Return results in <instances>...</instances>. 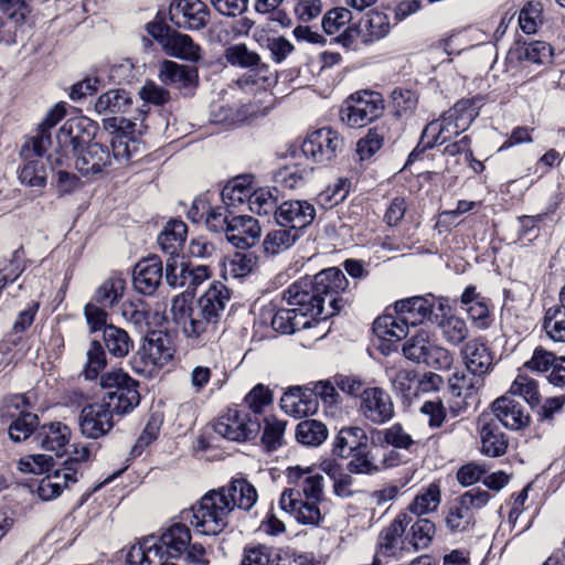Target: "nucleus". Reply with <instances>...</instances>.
<instances>
[{
  "mask_svg": "<svg viewBox=\"0 0 565 565\" xmlns=\"http://www.w3.org/2000/svg\"><path fill=\"white\" fill-rule=\"evenodd\" d=\"M347 286L348 280L344 274L331 267L313 277L295 281L284 291L282 299L310 322L327 320L342 309L344 300L339 295L347 289Z\"/></svg>",
  "mask_w": 565,
  "mask_h": 565,
  "instance_id": "obj_1",
  "label": "nucleus"
},
{
  "mask_svg": "<svg viewBox=\"0 0 565 565\" xmlns=\"http://www.w3.org/2000/svg\"><path fill=\"white\" fill-rule=\"evenodd\" d=\"M85 120L70 119L56 134V148L49 157L53 170L68 167L74 160L75 169L83 175H97L111 164L107 146L92 141L93 134L85 129Z\"/></svg>",
  "mask_w": 565,
  "mask_h": 565,
  "instance_id": "obj_2",
  "label": "nucleus"
},
{
  "mask_svg": "<svg viewBox=\"0 0 565 565\" xmlns=\"http://www.w3.org/2000/svg\"><path fill=\"white\" fill-rule=\"evenodd\" d=\"M246 488L244 477L234 478L228 488L206 492L189 511L182 512V519L199 534L218 535L227 526L230 513L242 507Z\"/></svg>",
  "mask_w": 565,
  "mask_h": 565,
  "instance_id": "obj_3",
  "label": "nucleus"
},
{
  "mask_svg": "<svg viewBox=\"0 0 565 565\" xmlns=\"http://www.w3.org/2000/svg\"><path fill=\"white\" fill-rule=\"evenodd\" d=\"M171 316L184 337L196 344L209 341L216 330V323L207 318L193 301V294L183 291L172 299Z\"/></svg>",
  "mask_w": 565,
  "mask_h": 565,
  "instance_id": "obj_4",
  "label": "nucleus"
},
{
  "mask_svg": "<svg viewBox=\"0 0 565 565\" xmlns=\"http://www.w3.org/2000/svg\"><path fill=\"white\" fill-rule=\"evenodd\" d=\"M222 200L232 216L226 226V238L236 248L245 249L247 223L244 211L247 201V178L242 174L232 179L222 190Z\"/></svg>",
  "mask_w": 565,
  "mask_h": 565,
  "instance_id": "obj_5",
  "label": "nucleus"
},
{
  "mask_svg": "<svg viewBox=\"0 0 565 565\" xmlns=\"http://www.w3.org/2000/svg\"><path fill=\"white\" fill-rule=\"evenodd\" d=\"M173 353L170 337L163 331L152 330L131 356L130 365L135 373L150 377L172 360Z\"/></svg>",
  "mask_w": 565,
  "mask_h": 565,
  "instance_id": "obj_6",
  "label": "nucleus"
},
{
  "mask_svg": "<svg viewBox=\"0 0 565 565\" xmlns=\"http://www.w3.org/2000/svg\"><path fill=\"white\" fill-rule=\"evenodd\" d=\"M392 25L387 13L372 9L364 13L358 23L348 25L335 41L343 47L353 49L360 40L363 44H373L385 39Z\"/></svg>",
  "mask_w": 565,
  "mask_h": 565,
  "instance_id": "obj_7",
  "label": "nucleus"
},
{
  "mask_svg": "<svg viewBox=\"0 0 565 565\" xmlns=\"http://www.w3.org/2000/svg\"><path fill=\"white\" fill-rule=\"evenodd\" d=\"M384 110L380 93L360 90L351 94L340 109V118L351 128H361L377 119Z\"/></svg>",
  "mask_w": 565,
  "mask_h": 565,
  "instance_id": "obj_8",
  "label": "nucleus"
},
{
  "mask_svg": "<svg viewBox=\"0 0 565 565\" xmlns=\"http://www.w3.org/2000/svg\"><path fill=\"white\" fill-rule=\"evenodd\" d=\"M99 385L106 391L109 403L117 414L131 412L140 403L138 383L121 369L111 370L100 376Z\"/></svg>",
  "mask_w": 565,
  "mask_h": 565,
  "instance_id": "obj_9",
  "label": "nucleus"
},
{
  "mask_svg": "<svg viewBox=\"0 0 565 565\" xmlns=\"http://www.w3.org/2000/svg\"><path fill=\"white\" fill-rule=\"evenodd\" d=\"M402 350L407 360L437 370L449 369L454 361L450 351L435 344L426 330H418L407 339Z\"/></svg>",
  "mask_w": 565,
  "mask_h": 565,
  "instance_id": "obj_10",
  "label": "nucleus"
},
{
  "mask_svg": "<svg viewBox=\"0 0 565 565\" xmlns=\"http://www.w3.org/2000/svg\"><path fill=\"white\" fill-rule=\"evenodd\" d=\"M488 491L475 488L455 499L448 509L446 524L451 532H463L475 524V512L490 501Z\"/></svg>",
  "mask_w": 565,
  "mask_h": 565,
  "instance_id": "obj_11",
  "label": "nucleus"
},
{
  "mask_svg": "<svg viewBox=\"0 0 565 565\" xmlns=\"http://www.w3.org/2000/svg\"><path fill=\"white\" fill-rule=\"evenodd\" d=\"M344 140L340 134L332 128L323 127L307 136L301 145V152L305 157L316 162H328L343 150Z\"/></svg>",
  "mask_w": 565,
  "mask_h": 565,
  "instance_id": "obj_12",
  "label": "nucleus"
},
{
  "mask_svg": "<svg viewBox=\"0 0 565 565\" xmlns=\"http://www.w3.org/2000/svg\"><path fill=\"white\" fill-rule=\"evenodd\" d=\"M110 403L97 402L86 405L78 417V426L83 436L98 439L107 435L114 427Z\"/></svg>",
  "mask_w": 565,
  "mask_h": 565,
  "instance_id": "obj_13",
  "label": "nucleus"
},
{
  "mask_svg": "<svg viewBox=\"0 0 565 565\" xmlns=\"http://www.w3.org/2000/svg\"><path fill=\"white\" fill-rule=\"evenodd\" d=\"M169 19L180 29L201 30L207 24L210 12L201 0H172Z\"/></svg>",
  "mask_w": 565,
  "mask_h": 565,
  "instance_id": "obj_14",
  "label": "nucleus"
},
{
  "mask_svg": "<svg viewBox=\"0 0 565 565\" xmlns=\"http://www.w3.org/2000/svg\"><path fill=\"white\" fill-rule=\"evenodd\" d=\"M319 503L315 500L302 499L300 491L292 488L285 489L279 499V507L282 511L292 515L298 523L310 526H318L322 521Z\"/></svg>",
  "mask_w": 565,
  "mask_h": 565,
  "instance_id": "obj_15",
  "label": "nucleus"
},
{
  "mask_svg": "<svg viewBox=\"0 0 565 565\" xmlns=\"http://www.w3.org/2000/svg\"><path fill=\"white\" fill-rule=\"evenodd\" d=\"M359 412L373 425H384L395 415L391 395L381 387H369L364 392Z\"/></svg>",
  "mask_w": 565,
  "mask_h": 565,
  "instance_id": "obj_16",
  "label": "nucleus"
},
{
  "mask_svg": "<svg viewBox=\"0 0 565 565\" xmlns=\"http://www.w3.org/2000/svg\"><path fill=\"white\" fill-rule=\"evenodd\" d=\"M287 423L270 414L252 418L249 416V440L259 435V446L266 452L276 451L284 445Z\"/></svg>",
  "mask_w": 565,
  "mask_h": 565,
  "instance_id": "obj_17",
  "label": "nucleus"
},
{
  "mask_svg": "<svg viewBox=\"0 0 565 565\" xmlns=\"http://www.w3.org/2000/svg\"><path fill=\"white\" fill-rule=\"evenodd\" d=\"M316 217L313 204L306 200H290L282 202L276 211L275 222L289 230H296L297 234L309 226Z\"/></svg>",
  "mask_w": 565,
  "mask_h": 565,
  "instance_id": "obj_18",
  "label": "nucleus"
},
{
  "mask_svg": "<svg viewBox=\"0 0 565 565\" xmlns=\"http://www.w3.org/2000/svg\"><path fill=\"white\" fill-rule=\"evenodd\" d=\"M494 417L510 430H521L530 425L531 416L521 402L511 395L498 397L491 404Z\"/></svg>",
  "mask_w": 565,
  "mask_h": 565,
  "instance_id": "obj_19",
  "label": "nucleus"
},
{
  "mask_svg": "<svg viewBox=\"0 0 565 565\" xmlns=\"http://www.w3.org/2000/svg\"><path fill=\"white\" fill-rule=\"evenodd\" d=\"M412 521L413 516L407 512L397 514L390 525L381 531L376 555L383 557L396 555V553L402 550V536Z\"/></svg>",
  "mask_w": 565,
  "mask_h": 565,
  "instance_id": "obj_20",
  "label": "nucleus"
},
{
  "mask_svg": "<svg viewBox=\"0 0 565 565\" xmlns=\"http://www.w3.org/2000/svg\"><path fill=\"white\" fill-rule=\"evenodd\" d=\"M461 355L471 375L482 377L493 367V355L480 339L469 340L461 349Z\"/></svg>",
  "mask_w": 565,
  "mask_h": 565,
  "instance_id": "obj_21",
  "label": "nucleus"
},
{
  "mask_svg": "<svg viewBox=\"0 0 565 565\" xmlns=\"http://www.w3.org/2000/svg\"><path fill=\"white\" fill-rule=\"evenodd\" d=\"M34 439L42 449L61 457L70 444L71 429L60 422L45 424L38 429Z\"/></svg>",
  "mask_w": 565,
  "mask_h": 565,
  "instance_id": "obj_22",
  "label": "nucleus"
},
{
  "mask_svg": "<svg viewBox=\"0 0 565 565\" xmlns=\"http://www.w3.org/2000/svg\"><path fill=\"white\" fill-rule=\"evenodd\" d=\"M288 482L297 486L306 500L321 502L323 498L324 477L320 473H312L311 469L291 467L287 473Z\"/></svg>",
  "mask_w": 565,
  "mask_h": 565,
  "instance_id": "obj_23",
  "label": "nucleus"
},
{
  "mask_svg": "<svg viewBox=\"0 0 565 565\" xmlns=\"http://www.w3.org/2000/svg\"><path fill=\"white\" fill-rule=\"evenodd\" d=\"M162 279V264L156 258L142 259L135 266L132 284L143 295H152Z\"/></svg>",
  "mask_w": 565,
  "mask_h": 565,
  "instance_id": "obj_24",
  "label": "nucleus"
},
{
  "mask_svg": "<svg viewBox=\"0 0 565 565\" xmlns=\"http://www.w3.org/2000/svg\"><path fill=\"white\" fill-rule=\"evenodd\" d=\"M230 298L228 288L220 281H214L194 305L217 324Z\"/></svg>",
  "mask_w": 565,
  "mask_h": 565,
  "instance_id": "obj_25",
  "label": "nucleus"
},
{
  "mask_svg": "<svg viewBox=\"0 0 565 565\" xmlns=\"http://www.w3.org/2000/svg\"><path fill=\"white\" fill-rule=\"evenodd\" d=\"M281 409L294 417H305L313 414L318 408V401L301 386L289 387L280 398Z\"/></svg>",
  "mask_w": 565,
  "mask_h": 565,
  "instance_id": "obj_26",
  "label": "nucleus"
},
{
  "mask_svg": "<svg viewBox=\"0 0 565 565\" xmlns=\"http://www.w3.org/2000/svg\"><path fill=\"white\" fill-rule=\"evenodd\" d=\"M169 557L158 539L150 536L129 548L126 562L128 565H161Z\"/></svg>",
  "mask_w": 565,
  "mask_h": 565,
  "instance_id": "obj_27",
  "label": "nucleus"
},
{
  "mask_svg": "<svg viewBox=\"0 0 565 565\" xmlns=\"http://www.w3.org/2000/svg\"><path fill=\"white\" fill-rule=\"evenodd\" d=\"M158 77L163 84L178 89H192L198 84L196 68L168 60L160 64Z\"/></svg>",
  "mask_w": 565,
  "mask_h": 565,
  "instance_id": "obj_28",
  "label": "nucleus"
},
{
  "mask_svg": "<svg viewBox=\"0 0 565 565\" xmlns=\"http://www.w3.org/2000/svg\"><path fill=\"white\" fill-rule=\"evenodd\" d=\"M214 431L231 441H245L247 438V414L236 406L230 407L213 426Z\"/></svg>",
  "mask_w": 565,
  "mask_h": 565,
  "instance_id": "obj_29",
  "label": "nucleus"
},
{
  "mask_svg": "<svg viewBox=\"0 0 565 565\" xmlns=\"http://www.w3.org/2000/svg\"><path fill=\"white\" fill-rule=\"evenodd\" d=\"M370 440V434L359 426L343 427L337 434L332 445V454L348 459L362 446H366Z\"/></svg>",
  "mask_w": 565,
  "mask_h": 565,
  "instance_id": "obj_30",
  "label": "nucleus"
},
{
  "mask_svg": "<svg viewBox=\"0 0 565 565\" xmlns=\"http://www.w3.org/2000/svg\"><path fill=\"white\" fill-rule=\"evenodd\" d=\"M370 445L374 447H392L395 449L409 450L415 440L404 429L403 425L396 423L388 428L370 430Z\"/></svg>",
  "mask_w": 565,
  "mask_h": 565,
  "instance_id": "obj_31",
  "label": "nucleus"
},
{
  "mask_svg": "<svg viewBox=\"0 0 565 565\" xmlns=\"http://www.w3.org/2000/svg\"><path fill=\"white\" fill-rule=\"evenodd\" d=\"M459 122L452 118V116L446 111L440 119L433 120L429 122L422 136V140L426 142V146L431 148L437 145H443L448 141L451 135L458 136L466 128H458Z\"/></svg>",
  "mask_w": 565,
  "mask_h": 565,
  "instance_id": "obj_32",
  "label": "nucleus"
},
{
  "mask_svg": "<svg viewBox=\"0 0 565 565\" xmlns=\"http://www.w3.org/2000/svg\"><path fill=\"white\" fill-rule=\"evenodd\" d=\"M76 476L73 468H60L42 478L38 486V494L42 500L57 498L64 488L75 483Z\"/></svg>",
  "mask_w": 565,
  "mask_h": 565,
  "instance_id": "obj_33",
  "label": "nucleus"
},
{
  "mask_svg": "<svg viewBox=\"0 0 565 565\" xmlns=\"http://www.w3.org/2000/svg\"><path fill=\"white\" fill-rule=\"evenodd\" d=\"M481 451L488 457H501L507 452L508 438L494 419L482 420L480 428Z\"/></svg>",
  "mask_w": 565,
  "mask_h": 565,
  "instance_id": "obj_34",
  "label": "nucleus"
},
{
  "mask_svg": "<svg viewBox=\"0 0 565 565\" xmlns=\"http://www.w3.org/2000/svg\"><path fill=\"white\" fill-rule=\"evenodd\" d=\"M170 557L181 556L191 543L190 529L181 522L172 523L158 540Z\"/></svg>",
  "mask_w": 565,
  "mask_h": 565,
  "instance_id": "obj_35",
  "label": "nucleus"
},
{
  "mask_svg": "<svg viewBox=\"0 0 565 565\" xmlns=\"http://www.w3.org/2000/svg\"><path fill=\"white\" fill-rule=\"evenodd\" d=\"M433 303L420 296L411 297L395 302V311L402 316L408 326H417L433 312Z\"/></svg>",
  "mask_w": 565,
  "mask_h": 565,
  "instance_id": "obj_36",
  "label": "nucleus"
},
{
  "mask_svg": "<svg viewBox=\"0 0 565 565\" xmlns=\"http://www.w3.org/2000/svg\"><path fill=\"white\" fill-rule=\"evenodd\" d=\"M188 234V226L183 221H169L158 236V244L169 257H177L183 246Z\"/></svg>",
  "mask_w": 565,
  "mask_h": 565,
  "instance_id": "obj_37",
  "label": "nucleus"
},
{
  "mask_svg": "<svg viewBox=\"0 0 565 565\" xmlns=\"http://www.w3.org/2000/svg\"><path fill=\"white\" fill-rule=\"evenodd\" d=\"M278 190L276 188H258L249 193V212L265 218L270 223L271 216H276L278 210Z\"/></svg>",
  "mask_w": 565,
  "mask_h": 565,
  "instance_id": "obj_38",
  "label": "nucleus"
},
{
  "mask_svg": "<svg viewBox=\"0 0 565 565\" xmlns=\"http://www.w3.org/2000/svg\"><path fill=\"white\" fill-rule=\"evenodd\" d=\"M163 51L170 56L192 62L199 61L201 56V49L192 38L175 30L164 41Z\"/></svg>",
  "mask_w": 565,
  "mask_h": 565,
  "instance_id": "obj_39",
  "label": "nucleus"
},
{
  "mask_svg": "<svg viewBox=\"0 0 565 565\" xmlns=\"http://www.w3.org/2000/svg\"><path fill=\"white\" fill-rule=\"evenodd\" d=\"M131 104L132 99L128 92L110 89L98 97L95 109L104 116L125 114L131 107Z\"/></svg>",
  "mask_w": 565,
  "mask_h": 565,
  "instance_id": "obj_40",
  "label": "nucleus"
},
{
  "mask_svg": "<svg viewBox=\"0 0 565 565\" xmlns=\"http://www.w3.org/2000/svg\"><path fill=\"white\" fill-rule=\"evenodd\" d=\"M125 290V278L115 274L102 282L96 289L93 300L104 308H111L121 300Z\"/></svg>",
  "mask_w": 565,
  "mask_h": 565,
  "instance_id": "obj_41",
  "label": "nucleus"
},
{
  "mask_svg": "<svg viewBox=\"0 0 565 565\" xmlns=\"http://www.w3.org/2000/svg\"><path fill=\"white\" fill-rule=\"evenodd\" d=\"M408 324L405 319L397 315H384L373 322L374 333L383 340H401L408 333Z\"/></svg>",
  "mask_w": 565,
  "mask_h": 565,
  "instance_id": "obj_42",
  "label": "nucleus"
},
{
  "mask_svg": "<svg viewBox=\"0 0 565 565\" xmlns=\"http://www.w3.org/2000/svg\"><path fill=\"white\" fill-rule=\"evenodd\" d=\"M441 501L440 487L433 482L422 489L408 505V514L422 516L437 510Z\"/></svg>",
  "mask_w": 565,
  "mask_h": 565,
  "instance_id": "obj_43",
  "label": "nucleus"
},
{
  "mask_svg": "<svg viewBox=\"0 0 565 565\" xmlns=\"http://www.w3.org/2000/svg\"><path fill=\"white\" fill-rule=\"evenodd\" d=\"M348 471L355 475H375L379 473L377 447L371 445V448L362 446L351 456L347 465Z\"/></svg>",
  "mask_w": 565,
  "mask_h": 565,
  "instance_id": "obj_44",
  "label": "nucleus"
},
{
  "mask_svg": "<svg viewBox=\"0 0 565 565\" xmlns=\"http://www.w3.org/2000/svg\"><path fill=\"white\" fill-rule=\"evenodd\" d=\"M103 339L108 352L115 358L126 356L134 347V341L128 332L114 324L104 328Z\"/></svg>",
  "mask_w": 565,
  "mask_h": 565,
  "instance_id": "obj_45",
  "label": "nucleus"
},
{
  "mask_svg": "<svg viewBox=\"0 0 565 565\" xmlns=\"http://www.w3.org/2000/svg\"><path fill=\"white\" fill-rule=\"evenodd\" d=\"M65 116V108L55 105L39 125L38 135L32 138V149L38 154H43L50 143V130L55 127Z\"/></svg>",
  "mask_w": 565,
  "mask_h": 565,
  "instance_id": "obj_46",
  "label": "nucleus"
},
{
  "mask_svg": "<svg viewBox=\"0 0 565 565\" xmlns=\"http://www.w3.org/2000/svg\"><path fill=\"white\" fill-rule=\"evenodd\" d=\"M296 440L308 447H318L328 438L327 426L316 419H306L296 427Z\"/></svg>",
  "mask_w": 565,
  "mask_h": 565,
  "instance_id": "obj_47",
  "label": "nucleus"
},
{
  "mask_svg": "<svg viewBox=\"0 0 565 565\" xmlns=\"http://www.w3.org/2000/svg\"><path fill=\"white\" fill-rule=\"evenodd\" d=\"M311 322L309 319H306L303 316H300L298 310H295V307L275 310V319H274V330L291 334L300 329L310 328Z\"/></svg>",
  "mask_w": 565,
  "mask_h": 565,
  "instance_id": "obj_48",
  "label": "nucleus"
},
{
  "mask_svg": "<svg viewBox=\"0 0 565 565\" xmlns=\"http://www.w3.org/2000/svg\"><path fill=\"white\" fill-rule=\"evenodd\" d=\"M299 237L296 230L287 227L270 231L263 242L264 253L267 255L279 254L290 248Z\"/></svg>",
  "mask_w": 565,
  "mask_h": 565,
  "instance_id": "obj_49",
  "label": "nucleus"
},
{
  "mask_svg": "<svg viewBox=\"0 0 565 565\" xmlns=\"http://www.w3.org/2000/svg\"><path fill=\"white\" fill-rule=\"evenodd\" d=\"M514 54L519 61H527L537 65L550 62L552 57V47L543 41H533L530 43L519 44Z\"/></svg>",
  "mask_w": 565,
  "mask_h": 565,
  "instance_id": "obj_50",
  "label": "nucleus"
},
{
  "mask_svg": "<svg viewBox=\"0 0 565 565\" xmlns=\"http://www.w3.org/2000/svg\"><path fill=\"white\" fill-rule=\"evenodd\" d=\"M409 525V543L416 550L428 547L436 533L435 524L426 518L413 514V521Z\"/></svg>",
  "mask_w": 565,
  "mask_h": 565,
  "instance_id": "obj_51",
  "label": "nucleus"
},
{
  "mask_svg": "<svg viewBox=\"0 0 565 565\" xmlns=\"http://www.w3.org/2000/svg\"><path fill=\"white\" fill-rule=\"evenodd\" d=\"M387 135L383 125L371 128L367 135L356 143V154L361 161L371 159L382 147Z\"/></svg>",
  "mask_w": 565,
  "mask_h": 565,
  "instance_id": "obj_52",
  "label": "nucleus"
},
{
  "mask_svg": "<svg viewBox=\"0 0 565 565\" xmlns=\"http://www.w3.org/2000/svg\"><path fill=\"white\" fill-rule=\"evenodd\" d=\"M482 100L483 99L480 96L463 98L456 103L455 106L448 110L452 118L459 122L457 125L458 128L467 129L471 125V122L479 115Z\"/></svg>",
  "mask_w": 565,
  "mask_h": 565,
  "instance_id": "obj_53",
  "label": "nucleus"
},
{
  "mask_svg": "<svg viewBox=\"0 0 565 565\" xmlns=\"http://www.w3.org/2000/svg\"><path fill=\"white\" fill-rule=\"evenodd\" d=\"M33 152L36 156V158L29 160L22 167L19 178L23 184L41 189L44 188L46 184V168L44 160L41 158L42 154H38L34 150Z\"/></svg>",
  "mask_w": 565,
  "mask_h": 565,
  "instance_id": "obj_54",
  "label": "nucleus"
},
{
  "mask_svg": "<svg viewBox=\"0 0 565 565\" xmlns=\"http://www.w3.org/2000/svg\"><path fill=\"white\" fill-rule=\"evenodd\" d=\"M312 168L300 163L286 164L276 172V181L287 189L300 186L311 174Z\"/></svg>",
  "mask_w": 565,
  "mask_h": 565,
  "instance_id": "obj_55",
  "label": "nucleus"
},
{
  "mask_svg": "<svg viewBox=\"0 0 565 565\" xmlns=\"http://www.w3.org/2000/svg\"><path fill=\"white\" fill-rule=\"evenodd\" d=\"M444 340L450 345L462 343L469 335V329L463 319L455 316L445 317L438 322Z\"/></svg>",
  "mask_w": 565,
  "mask_h": 565,
  "instance_id": "obj_56",
  "label": "nucleus"
},
{
  "mask_svg": "<svg viewBox=\"0 0 565 565\" xmlns=\"http://www.w3.org/2000/svg\"><path fill=\"white\" fill-rule=\"evenodd\" d=\"M507 395L521 396L531 407L539 405L540 393L535 380L524 374H519L512 382Z\"/></svg>",
  "mask_w": 565,
  "mask_h": 565,
  "instance_id": "obj_57",
  "label": "nucleus"
},
{
  "mask_svg": "<svg viewBox=\"0 0 565 565\" xmlns=\"http://www.w3.org/2000/svg\"><path fill=\"white\" fill-rule=\"evenodd\" d=\"M190 266L177 257H168L166 264V280L173 288H186L189 290Z\"/></svg>",
  "mask_w": 565,
  "mask_h": 565,
  "instance_id": "obj_58",
  "label": "nucleus"
},
{
  "mask_svg": "<svg viewBox=\"0 0 565 565\" xmlns=\"http://www.w3.org/2000/svg\"><path fill=\"white\" fill-rule=\"evenodd\" d=\"M543 328L553 341L565 342V310L558 306L547 309Z\"/></svg>",
  "mask_w": 565,
  "mask_h": 565,
  "instance_id": "obj_59",
  "label": "nucleus"
},
{
  "mask_svg": "<svg viewBox=\"0 0 565 565\" xmlns=\"http://www.w3.org/2000/svg\"><path fill=\"white\" fill-rule=\"evenodd\" d=\"M107 360L102 344L93 340L86 351V363L83 375L86 380H95L99 372L106 366Z\"/></svg>",
  "mask_w": 565,
  "mask_h": 565,
  "instance_id": "obj_60",
  "label": "nucleus"
},
{
  "mask_svg": "<svg viewBox=\"0 0 565 565\" xmlns=\"http://www.w3.org/2000/svg\"><path fill=\"white\" fill-rule=\"evenodd\" d=\"M273 391L267 385L259 383L249 390V412L253 414L252 418L268 415L265 409L273 404Z\"/></svg>",
  "mask_w": 565,
  "mask_h": 565,
  "instance_id": "obj_61",
  "label": "nucleus"
},
{
  "mask_svg": "<svg viewBox=\"0 0 565 565\" xmlns=\"http://www.w3.org/2000/svg\"><path fill=\"white\" fill-rule=\"evenodd\" d=\"M247 276V255L243 252H236L224 263L223 277L232 284L244 282Z\"/></svg>",
  "mask_w": 565,
  "mask_h": 565,
  "instance_id": "obj_62",
  "label": "nucleus"
},
{
  "mask_svg": "<svg viewBox=\"0 0 565 565\" xmlns=\"http://www.w3.org/2000/svg\"><path fill=\"white\" fill-rule=\"evenodd\" d=\"M9 436L11 440L19 443L25 440L35 429L39 418L33 413H25L20 417L11 418Z\"/></svg>",
  "mask_w": 565,
  "mask_h": 565,
  "instance_id": "obj_63",
  "label": "nucleus"
},
{
  "mask_svg": "<svg viewBox=\"0 0 565 565\" xmlns=\"http://www.w3.org/2000/svg\"><path fill=\"white\" fill-rule=\"evenodd\" d=\"M519 24L526 34H533L542 24V6L539 2H527L519 14Z\"/></svg>",
  "mask_w": 565,
  "mask_h": 565,
  "instance_id": "obj_64",
  "label": "nucleus"
}]
</instances>
